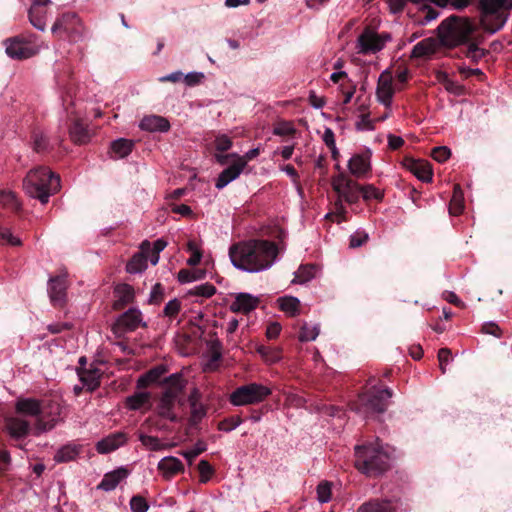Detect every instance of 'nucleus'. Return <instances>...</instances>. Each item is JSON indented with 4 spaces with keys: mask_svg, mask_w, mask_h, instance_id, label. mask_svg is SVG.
<instances>
[{
    "mask_svg": "<svg viewBox=\"0 0 512 512\" xmlns=\"http://www.w3.org/2000/svg\"><path fill=\"white\" fill-rule=\"evenodd\" d=\"M158 468L167 474L174 475L183 470V464L178 458L167 456L159 461Z\"/></svg>",
    "mask_w": 512,
    "mask_h": 512,
    "instance_id": "72a5a7b5",
    "label": "nucleus"
},
{
    "mask_svg": "<svg viewBox=\"0 0 512 512\" xmlns=\"http://www.w3.org/2000/svg\"><path fill=\"white\" fill-rule=\"evenodd\" d=\"M391 40L388 33H377L370 28L364 29L357 39V51L360 54H375L381 51L386 43Z\"/></svg>",
    "mask_w": 512,
    "mask_h": 512,
    "instance_id": "9d476101",
    "label": "nucleus"
},
{
    "mask_svg": "<svg viewBox=\"0 0 512 512\" xmlns=\"http://www.w3.org/2000/svg\"><path fill=\"white\" fill-rule=\"evenodd\" d=\"M15 410L18 415L34 419L33 435L39 436L52 430L59 422L61 405L55 401H49L43 405L41 401L34 398L18 399L15 403Z\"/></svg>",
    "mask_w": 512,
    "mask_h": 512,
    "instance_id": "f03ea898",
    "label": "nucleus"
},
{
    "mask_svg": "<svg viewBox=\"0 0 512 512\" xmlns=\"http://www.w3.org/2000/svg\"><path fill=\"white\" fill-rule=\"evenodd\" d=\"M181 308V303L178 299L174 298L170 300L164 307V315L168 317L176 316Z\"/></svg>",
    "mask_w": 512,
    "mask_h": 512,
    "instance_id": "052dcab7",
    "label": "nucleus"
},
{
    "mask_svg": "<svg viewBox=\"0 0 512 512\" xmlns=\"http://www.w3.org/2000/svg\"><path fill=\"white\" fill-rule=\"evenodd\" d=\"M140 326H146L141 311L138 308H130L118 317L114 329L116 333L122 334L134 331Z\"/></svg>",
    "mask_w": 512,
    "mask_h": 512,
    "instance_id": "4468645a",
    "label": "nucleus"
},
{
    "mask_svg": "<svg viewBox=\"0 0 512 512\" xmlns=\"http://www.w3.org/2000/svg\"><path fill=\"white\" fill-rule=\"evenodd\" d=\"M0 244L11 245V246H21L22 241L19 237L13 235L9 229H1L0 230Z\"/></svg>",
    "mask_w": 512,
    "mask_h": 512,
    "instance_id": "8fccbe9b",
    "label": "nucleus"
},
{
    "mask_svg": "<svg viewBox=\"0 0 512 512\" xmlns=\"http://www.w3.org/2000/svg\"><path fill=\"white\" fill-rule=\"evenodd\" d=\"M360 193L364 200H381L383 198L382 192L373 185L360 186Z\"/></svg>",
    "mask_w": 512,
    "mask_h": 512,
    "instance_id": "3c124183",
    "label": "nucleus"
},
{
    "mask_svg": "<svg viewBox=\"0 0 512 512\" xmlns=\"http://www.w3.org/2000/svg\"><path fill=\"white\" fill-rule=\"evenodd\" d=\"M342 199L337 197V200L333 204V209L331 212L325 215V218H335L338 223L346 220L347 210L343 205Z\"/></svg>",
    "mask_w": 512,
    "mask_h": 512,
    "instance_id": "79ce46f5",
    "label": "nucleus"
},
{
    "mask_svg": "<svg viewBox=\"0 0 512 512\" xmlns=\"http://www.w3.org/2000/svg\"><path fill=\"white\" fill-rule=\"evenodd\" d=\"M484 54V50L479 48L475 43L469 44L466 52V56L475 62L481 59Z\"/></svg>",
    "mask_w": 512,
    "mask_h": 512,
    "instance_id": "e2e57ef3",
    "label": "nucleus"
},
{
    "mask_svg": "<svg viewBox=\"0 0 512 512\" xmlns=\"http://www.w3.org/2000/svg\"><path fill=\"white\" fill-rule=\"evenodd\" d=\"M130 509L132 512H147L149 505L140 495H135L130 500Z\"/></svg>",
    "mask_w": 512,
    "mask_h": 512,
    "instance_id": "864d4df0",
    "label": "nucleus"
},
{
    "mask_svg": "<svg viewBox=\"0 0 512 512\" xmlns=\"http://www.w3.org/2000/svg\"><path fill=\"white\" fill-rule=\"evenodd\" d=\"M134 142L125 138H119L112 142L111 152L116 158H125L133 149Z\"/></svg>",
    "mask_w": 512,
    "mask_h": 512,
    "instance_id": "473e14b6",
    "label": "nucleus"
},
{
    "mask_svg": "<svg viewBox=\"0 0 512 512\" xmlns=\"http://www.w3.org/2000/svg\"><path fill=\"white\" fill-rule=\"evenodd\" d=\"M431 155L434 160H436L439 163H442V162H445L447 159H449V157L451 155V151L446 146H438L432 150Z\"/></svg>",
    "mask_w": 512,
    "mask_h": 512,
    "instance_id": "4d7b16f0",
    "label": "nucleus"
},
{
    "mask_svg": "<svg viewBox=\"0 0 512 512\" xmlns=\"http://www.w3.org/2000/svg\"><path fill=\"white\" fill-rule=\"evenodd\" d=\"M67 275L61 274L50 277L47 285V292L50 301L55 307H63L67 298Z\"/></svg>",
    "mask_w": 512,
    "mask_h": 512,
    "instance_id": "ddd939ff",
    "label": "nucleus"
},
{
    "mask_svg": "<svg viewBox=\"0 0 512 512\" xmlns=\"http://www.w3.org/2000/svg\"><path fill=\"white\" fill-rule=\"evenodd\" d=\"M79 454V447L73 444H67L61 447L54 455V460L57 463L69 462Z\"/></svg>",
    "mask_w": 512,
    "mask_h": 512,
    "instance_id": "f704fd0d",
    "label": "nucleus"
},
{
    "mask_svg": "<svg viewBox=\"0 0 512 512\" xmlns=\"http://www.w3.org/2000/svg\"><path fill=\"white\" fill-rule=\"evenodd\" d=\"M245 168V161L241 160L238 162L236 160L235 163L230 165L229 167L225 168L218 176L215 187L217 189H223L226 187L229 183L237 179L240 174L242 173L243 169Z\"/></svg>",
    "mask_w": 512,
    "mask_h": 512,
    "instance_id": "412c9836",
    "label": "nucleus"
},
{
    "mask_svg": "<svg viewBox=\"0 0 512 512\" xmlns=\"http://www.w3.org/2000/svg\"><path fill=\"white\" fill-rule=\"evenodd\" d=\"M293 133H295V129H294L293 125L288 122L279 123L273 129V134L278 135V136H286V135H291Z\"/></svg>",
    "mask_w": 512,
    "mask_h": 512,
    "instance_id": "680f3d73",
    "label": "nucleus"
},
{
    "mask_svg": "<svg viewBox=\"0 0 512 512\" xmlns=\"http://www.w3.org/2000/svg\"><path fill=\"white\" fill-rule=\"evenodd\" d=\"M406 166L419 180L423 182H430L432 180L433 174L428 162L408 159Z\"/></svg>",
    "mask_w": 512,
    "mask_h": 512,
    "instance_id": "a878e982",
    "label": "nucleus"
},
{
    "mask_svg": "<svg viewBox=\"0 0 512 512\" xmlns=\"http://www.w3.org/2000/svg\"><path fill=\"white\" fill-rule=\"evenodd\" d=\"M163 384L166 386L164 392H170L174 398H177L185 387V380L181 373H174L166 377Z\"/></svg>",
    "mask_w": 512,
    "mask_h": 512,
    "instance_id": "2f4dec72",
    "label": "nucleus"
},
{
    "mask_svg": "<svg viewBox=\"0 0 512 512\" xmlns=\"http://www.w3.org/2000/svg\"><path fill=\"white\" fill-rule=\"evenodd\" d=\"M355 467L363 474L373 477L389 469L394 458V449L378 443L355 447Z\"/></svg>",
    "mask_w": 512,
    "mask_h": 512,
    "instance_id": "7ed1b4c3",
    "label": "nucleus"
},
{
    "mask_svg": "<svg viewBox=\"0 0 512 512\" xmlns=\"http://www.w3.org/2000/svg\"><path fill=\"white\" fill-rule=\"evenodd\" d=\"M77 374L88 391L92 392L100 386L102 371L94 364H90L89 367H78Z\"/></svg>",
    "mask_w": 512,
    "mask_h": 512,
    "instance_id": "f3484780",
    "label": "nucleus"
},
{
    "mask_svg": "<svg viewBox=\"0 0 512 512\" xmlns=\"http://www.w3.org/2000/svg\"><path fill=\"white\" fill-rule=\"evenodd\" d=\"M23 188L27 195L46 204L50 196L59 191L60 177L49 168L39 166L27 173L23 180Z\"/></svg>",
    "mask_w": 512,
    "mask_h": 512,
    "instance_id": "20e7f679",
    "label": "nucleus"
},
{
    "mask_svg": "<svg viewBox=\"0 0 512 512\" xmlns=\"http://www.w3.org/2000/svg\"><path fill=\"white\" fill-rule=\"evenodd\" d=\"M242 423V419L240 416H232L230 418L224 419L219 423V430L224 432H230L240 426Z\"/></svg>",
    "mask_w": 512,
    "mask_h": 512,
    "instance_id": "603ef678",
    "label": "nucleus"
},
{
    "mask_svg": "<svg viewBox=\"0 0 512 512\" xmlns=\"http://www.w3.org/2000/svg\"><path fill=\"white\" fill-rule=\"evenodd\" d=\"M129 475V472L126 468L120 467L116 470L108 472L104 475L102 481L98 485V489L103 491H113L121 481L126 479Z\"/></svg>",
    "mask_w": 512,
    "mask_h": 512,
    "instance_id": "b1692460",
    "label": "nucleus"
},
{
    "mask_svg": "<svg viewBox=\"0 0 512 512\" xmlns=\"http://www.w3.org/2000/svg\"><path fill=\"white\" fill-rule=\"evenodd\" d=\"M200 392L194 388L189 397L188 401L190 404V423L192 425L198 424L206 416V408L200 402Z\"/></svg>",
    "mask_w": 512,
    "mask_h": 512,
    "instance_id": "393cba45",
    "label": "nucleus"
},
{
    "mask_svg": "<svg viewBox=\"0 0 512 512\" xmlns=\"http://www.w3.org/2000/svg\"><path fill=\"white\" fill-rule=\"evenodd\" d=\"M348 169L356 178L367 177L371 171V151L354 154L348 161Z\"/></svg>",
    "mask_w": 512,
    "mask_h": 512,
    "instance_id": "dca6fc26",
    "label": "nucleus"
},
{
    "mask_svg": "<svg viewBox=\"0 0 512 512\" xmlns=\"http://www.w3.org/2000/svg\"><path fill=\"white\" fill-rule=\"evenodd\" d=\"M5 52L11 59L24 60L35 56L42 48L35 34H22L4 41Z\"/></svg>",
    "mask_w": 512,
    "mask_h": 512,
    "instance_id": "0eeeda50",
    "label": "nucleus"
},
{
    "mask_svg": "<svg viewBox=\"0 0 512 512\" xmlns=\"http://www.w3.org/2000/svg\"><path fill=\"white\" fill-rule=\"evenodd\" d=\"M167 372L165 365H157L141 375L137 380V387L144 388L150 384L158 383L161 377Z\"/></svg>",
    "mask_w": 512,
    "mask_h": 512,
    "instance_id": "cd10ccee",
    "label": "nucleus"
},
{
    "mask_svg": "<svg viewBox=\"0 0 512 512\" xmlns=\"http://www.w3.org/2000/svg\"><path fill=\"white\" fill-rule=\"evenodd\" d=\"M215 148L219 152H226L232 147V140L226 134H219L215 138Z\"/></svg>",
    "mask_w": 512,
    "mask_h": 512,
    "instance_id": "5fc2aeb1",
    "label": "nucleus"
},
{
    "mask_svg": "<svg viewBox=\"0 0 512 512\" xmlns=\"http://www.w3.org/2000/svg\"><path fill=\"white\" fill-rule=\"evenodd\" d=\"M116 300L113 304L115 310L122 309L125 305L134 301L135 292L131 285L120 284L114 290Z\"/></svg>",
    "mask_w": 512,
    "mask_h": 512,
    "instance_id": "bb28decb",
    "label": "nucleus"
},
{
    "mask_svg": "<svg viewBox=\"0 0 512 512\" xmlns=\"http://www.w3.org/2000/svg\"><path fill=\"white\" fill-rule=\"evenodd\" d=\"M5 429L12 439L20 441L33 434L34 424L17 414L5 420Z\"/></svg>",
    "mask_w": 512,
    "mask_h": 512,
    "instance_id": "f8f14e48",
    "label": "nucleus"
},
{
    "mask_svg": "<svg viewBox=\"0 0 512 512\" xmlns=\"http://www.w3.org/2000/svg\"><path fill=\"white\" fill-rule=\"evenodd\" d=\"M50 0H34L29 9L30 23L38 30L44 31L46 27L44 7L50 4Z\"/></svg>",
    "mask_w": 512,
    "mask_h": 512,
    "instance_id": "4be33fe9",
    "label": "nucleus"
},
{
    "mask_svg": "<svg viewBox=\"0 0 512 512\" xmlns=\"http://www.w3.org/2000/svg\"><path fill=\"white\" fill-rule=\"evenodd\" d=\"M259 303V299L249 293H239L231 303L230 309L235 313H249L254 310Z\"/></svg>",
    "mask_w": 512,
    "mask_h": 512,
    "instance_id": "5701e85b",
    "label": "nucleus"
},
{
    "mask_svg": "<svg viewBox=\"0 0 512 512\" xmlns=\"http://www.w3.org/2000/svg\"><path fill=\"white\" fill-rule=\"evenodd\" d=\"M203 277H204V272L202 270L182 269L178 273V281L182 284L190 283V282L199 280Z\"/></svg>",
    "mask_w": 512,
    "mask_h": 512,
    "instance_id": "c03bdc74",
    "label": "nucleus"
},
{
    "mask_svg": "<svg viewBox=\"0 0 512 512\" xmlns=\"http://www.w3.org/2000/svg\"><path fill=\"white\" fill-rule=\"evenodd\" d=\"M257 352L267 361L275 362L279 359L278 353L274 352L271 347L261 345L257 348Z\"/></svg>",
    "mask_w": 512,
    "mask_h": 512,
    "instance_id": "69168bd1",
    "label": "nucleus"
},
{
    "mask_svg": "<svg viewBox=\"0 0 512 512\" xmlns=\"http://www.w3.org/2000/svg\"><path fill=\"white\" fill-rule=\"evenodd\" d=\"M216 293V288L214 285L210 283H204L195 286L189 291V294L192 296H199L204 298H209Z\"/></svg>",
    "mask_w": 512,
    "mask_h": 512,
    "instance_id": "a18cd8bd",
    "label": "nucleus"
},
{
    "mask_svg": "<svg viewBox=\"0 0 512 512\" xmlns=\"http://www.w3.org/2000/svg\"><path fill=\"white\" fill-rule=\"evenodd\" d=\"M271 394V389L259 383H249L236 388L229 397L234 406L258 404Z\"/></svg>",
    "mask_w": 512,
    "mask_h": 512,
    "instance_id": "1a4fd4ad",
    "label": "nucleus"
},
{
    "mask_svg": "<svg viewBox=\"0 0 512 512\" xmlns=\"http://www.w3.org/2000/svg\"><path fill=\"white\" fill-rule=\"evenodd\" d=\"M198 470L201 476L202 483H206L213 474V468L206 460H201L198 463Z\"/></svg>",
    "mask_w": 512,
    "mask_h": 512,
    "instance_id": "bf43d9fd",
    "label": "nucleus"
},
{
    "mask_svg": "<svg viewBox=\"0 0 512 512\" xmlns=\"http://www.w3.org/2000/svg\"><path fill=\"white\" fill-rule=\"evenodd\" d=\"M176 398H174L170 392H163L160 402L158 405L159 414L165 418L170 420H174L175 416L172 412V408L174 405Z\"/></svg>",
    "mask_w": 512,
    "mask_h": 512,
    "instance_id": "c9c22d12",
    "label": "nucleus"
},
{
    "mask_svg": "<svg viewBox=\"0 0 512 512\" xmlns=\"http://www.w3.org/2000/svg\"><path fill=\"white\" fill-rule=\"evenodd\" d=\"M368 240V234L365 232H355L350 237V247L357 248L362 246Z\"/></svg>",
    "mask_w": 512,
    "mask_h": 512,
    "instance_id": "338daca9",
    "label": "nucleus"
},
{
    "mask_svg": "<svg viewBox=\"0 0 512 512\" xmlns=\"http://www.w3.org/2000/svg\"><path fill=\"white\" fill-rule=\"evenodd\" d=\"M481 25L491 34L499 31L508 19L512 0H480Z\"/></svg>",
    "mask_w": 512,
    "mask_h": 512,
    "instance_id": "39448f33",
    "label": "nucleus"
},
{
    "mask_svg": "<svg viewBox=\"0 0 512 512\" xmlns=\"http://www.w3.org/2000/svg\"><path fill=\"white\" fill-rule=\"evenodd\" d=\"M187 251L191 254V256L187 259V264L190 266H196L199 264L202 258V253L197 243L194 241H189L187 244Z\"/></svg>",
    "mask_w": 512,
    "mask_h": 512,
    "instance_id": "de8ad7c7",
    "label": "nucleus"
},
{
    "mask_svg": "<svg viewBox=\"0 0 512 512\" xmlns=\"http://www.w3.org/2000/svg\"><path fill=\"white\" fill-rule=\"evenodd\" d=\"M315 277V266L314 265H301L298 270L294 273V279L292 283L305 284Z\"/></svg>",
    "mask_w": 512,
    "mask_h": 512,
    "instance_id": "58836bf2",
    "label": "nucleus"
},
{
    "mask_svg": "<svg viewBox=\"0 0 512 512\" xmlns=\"http://www.w3.org/2000/svg\"><path fill=\"white\" fill-rule=\"evenodd\" d=\"M48 147V140L43 133L35 132L33 134V149L36 152H42Z\"/></svg>",
    "mask_w": 512,
    "mask_h": 512,
    "instance_id": "13d9d810",
    "label": "nucleus"
},
{
    "mask_svg": "<svg viewBox=\"0 0 512 512\" xmlns=\"http://www.w3.org/2000/svg\"><path fill=\"white\" fill-rule=\"evenodd\" d=\"M358 512H395L389 500L374 499L359 506Z\"/></svg>",
    "mask_w": 512,
    "mask_h": 512,
    "instance_id": "c85d7f7f",
    "label": "nucleus"
},
{
    "mask_svg": "<svg viewBox=\"0 0 512 512\" xmlns=\"http://www.w3.org/2000/svg\"><path fill=\"white\" fill-rule=\"evenodd\" d=\"M76 15L75 14H65L63 15L61 18L57 19L56 22L53 24L52 26V32L53 33H57V32H60V31H63L65 33H68L70 28H69V23L71 21H74L76 20Z\"/></svg>",
    "mask_w": 512,
    "mask_h": 512,
    "instance_id": "49530a36",
    "label": "nucleus"
},
{
    "mask_svg": "<svg viewBox=\"0 0 512 512\" xmlns=\"http://www.w3.org/2000/svg\"><path fill=\"white\" fill-rule=\"evenodd\" d=\"M331 484L328 481H323L317 486V499L320 503H327L331 499Z\"/></svg>",
    "mask_w": 512,
    "mask_h": 512,
    "instance_id": "09e8293b",
    "label": "nucleus"
},
{
    "mask_svg": "<svg viewBox=\"0 0 512 512\" xmlns=\"http://www.w3.org/2000/svg\"><path fill=\"white\" fill-rule=\"evenodd\" d=\"M127 440V435L124 432H114L98 441L96 450L100 454H108L125 445Z\"/></svg>",
    "mask_w": 512,
    "mask_h": 512,
    "instance_id": "a211bd4d",
    "label": "nucleus"
},
{
    "mask_svg": "<svg viewBox=\"0 0 512 512\" xmlns=\"http://www.w3.org/2000/svg\"><path fill=\"white\" fill-rule=\"evenodd\" d=\"M474 28L467 18L450 16L438 27L441 42L447 46H456L466 42Z\"/></svg>",
    "mask_w": 512,
    "mask_h": 512,
    "instance_id": "423d86ee",
    "label": "nucleus"
},
{
    "mask_svg": "<svg viewBox=\"0 0 512 512\" xmlns=\"http://www.w3.org/2000/svg\"><path fill=\"white\" fill-rule=\"evenodd\" d=\"M70 138L76 144H85L90 139V133L79 119L75 120L69 129Z\"/></svg>",
    "mask_w": 512,
    "mask_h": 512,
    "instance_id": "7c9ffc66",
    "label": "nucleus"
},
{
    "mask_svg": "<svg viewBox=\"0 0 512 512\" xmlns=\"http://www.w3.org/2000/svg\"><path fill=\"white\" fill-rule=\"evenodd\" d=\"M332 187L338 198L349 204H354L359 199L360 185L343 173L332 178Z\"/></svg>",
    "mask_w": 512,
    "mask_h": 512,
    "instance_id": "9b49d317",
    "label": "nucleus"
},
{
    "mask_svg": "<svg viewBox=\"0 0 512 512\" xmlns=\"http://www.w3.org/2000/svg\"><path fill=\"white\" fill-rule=\"evenodd\" d=\"M204 74L202 72H189L188 74H183V80L188 86H195L202 82L204 79Z\"/></svg>",
    "mask_w": 512,
    "mask_h": 512,
    "instance_id": "0e129e2a",
    "label": "nucleus"
},
{
    "mask_svg": "<svg viewBox=\"0 0 512 512\" xmlns=\"http://www.w3.org/2000/svg\"><path fill=\"white\" fill-rule=\"evenodd\" d=\"M140 252L133 255L126 265V271L130 274L141 273L147 268V255L150 251V242L145 240L141 243Z\"/></svg>",
    "mask_w": 512,
    "mask_h": 512,
    "instance_id": "6ab92c4d",
    "label": "nucleus"
},
{
    "mask_svg": "<svg viewBox=\"0 0 512 512\" xmlns=\"http://www.w3.org/2000/svg\"><path fill=\"white\" fill-rule=\"evenodd\" d=\"M423 13L424 15L420 20V23L423 25L430 23L439 16V13L436 10L426 5H424Z\"/></svg>",
    "mask_w": 512,
    "mask_h": 512,
    "instance_id": "774afa93",
    "label": "nucleus"
},
{
    "mask_svg": "<svg viewBox=\"0 0 512 512\" xmlns=\"http://www.w3.org/2000/svg\"><path fill=\"white\" fill-rule=\"evenodd\" d=\"M319 332V324L310 325L307 322H304L301 326L298 338L301 342L314 341L318 337Z\"/></svg>",
    "mask_w": 512,
    "mask_h": 512,
    "instance_id": "ea45409f",
    "label": "nucleus"
},
{
    "mask_svg": "<svg viewBox=\"0 0 512 512\" xmlns=\"http://www.w3.org/2000/svg\"><path fill=\"white\" fill-rule=\"evenodd\" d=\"M150 394L148 392H138L129 396L126 400L127 407L131 410H138L148 403Z\"/></svg>",
    "mask_w": 512,
    "mask_h": 512,
    "instance_id": "a19ab883",
    "label": "nucleus"
},
{
    "mask_svg": "<svg viewBox=\"0 0 512 512\" xmlns=\"http://www.w3.org/2000/svg\"><path fill=\"white\" fill-rule=\"evenodd\" d=\"M437 48V42L433 38H426L418 42L412 50L411 56L414 58H423L432 55Z\"/></svg>",
    "mask_w": 512,
    "mask_h": 512,
    "instance_id": "c756f323",
    "label": "nucleus"
},
{
    "mask_svg": "<svg viewBox=\"0 0 512 512\" xmlns=\"http://www.w3.org/2000/svg\"><path fill=\"white\" fill-rule=\"evenodd\" d=\"M392 397V390L389 388L373 389L359 397L356 411L364 417L374 413H383L388 407L389 399Z\"/></svg>",
    "mask_w": 512,
    "mask_h": 512,
    "instance_id": "6e6552de",
    "label": "nucleus"
},
{
    "mask_svg": "<svg viewBox=\"0 0 512 512\" xmlns=\"http://www.w3.org/2000/svg\"><path fill=\"white\" fill-rule=\"evenodd\" d=\"M464 209V194L459 185L454 186L452 198L450 200L449 212L453 215L460 214Z\"/></svg>",
    "mask_w": 512,
    "mask_h": 512,
    "instance_id": "4c0bfd02",
    "label": "nucleus"
},
{
    "mask_svg": "<svg viewBox=\"0 0 512 512\" xmlns=\"http://www.w3.org/2000/svg\"><path fill=\"white\" fill-rule=\"evenodd\" d=\"M139 440L147 449L151 451H160L166 448V445L155 436L140 434Z\"/></svg>",
    "mask_w": 512,
    "mask_h": 512,
    "instance_id": "37998d69",
    "label": "nucleus"
},
{
    "mask_svg": "<svg viewBox=\"0 0 512 512\" xmlns=\"http://www.w3.org/2000/svg\"><path fill=\"white\" fill-rule=\"evenodd\" d=\"M280 309L289 316H296L299 314L300 301L293 296L281 297L278 300Z\"/></svg>",
    "mask_w": 512,
    "mask_h": 512,
    "instance_id": "e433bc0d",
    "label": "nucleus"
},
{
    "mask_svg": "<svg viewBox=\"0 0 512 512\" xmlns=\"http://www.w3.org/2000/svg\"><path fill=\"white\" fill-rule=\"evenodd\" d=\"M278 247L269 240L250 239L233 244L229 248L232 265L247 273H259L270 269L277 261Z\"/></svg>",
    "mask_w": 512,
    "mask_h": 512,
    "instance_id": "f257e3e1",
    "label": "nucleus"
},
{
    "mask_svg": "<svg viewBox=\"0 0 512 512\" xmlns=\"http://www.w3.org/2000/svg\"><path fill=\"white\" fill-rule=\"evenodd\" d=\"M206 450L203 442H197L192 448L184 451L182 455L191 463L198 455Z\"/></svg>",
    "mask_w": 512,
    "mask_h": 512,
    "instance_id": "6e6d98bb",
    "label": "nucleus"
},
{
    "mask_svg": "<svg viewBox=\"0 0 512 512\" xmlns=\"http://www.w3.org/2000/svg\"><path fill=\"white\" fill-rule=\"evenodd\" d=\"M394 92L392 75L385 70L378 78L376 87L377 100L385 107L389 108L392 104Z\"/></svg>",
    "mask_w": 512,
    "mask_h": 512,
    "instance_id": "2eb2a0df",
    "label": "nucleus"
},
{
    "mask_svg": "<svg viewBox=\"0 0 512 512\" xmlns=\"http://www.w3.org/2000/svg\"><path fill=\"white\" fill-rule=\"evenodd\" d=\"M170 127L169 121L165 117L159 115L144 116L139 123V128L141 130L151 133H165L170 130Z\"/></svg>",
    "mask_w": 512,
    "mask_h": 512,
    "instance_id": "aec40b11",
    "label": "nucleus"
}]
</instances>
